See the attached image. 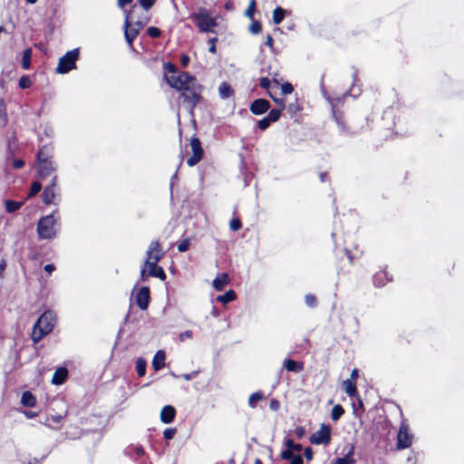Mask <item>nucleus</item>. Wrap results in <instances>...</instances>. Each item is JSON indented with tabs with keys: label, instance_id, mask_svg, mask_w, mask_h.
<instances>
[{
	"label": "nucleus",
	"instance_id": "obj_1",
	"mask_svg": "<svg viewBox=\"0 0 464 464\" xmlns=\"http://www.w3.org/2000/svg\"><path fill=\"white\" fill-rule=\"evenodd\" d=\"M166 81L171 88L182 92L184 101L194 107L199 101L201 86L198 84L194 76L186 72H179L176 75H165Z\"/></svg>",
	"mask_w": 464,
	"mask_h": 464
},
{
	"label": "nucleus",
	"instance_id": "obj_2",
	"mask_svg": "<svg viewBox=\"0 0 464 464\" xmlns=\"http://www.w3.org/2000/svg\"><path fill=\"white\" fill-rule=\"evenodd\" d=\"M56 323V316L52 311L44 312L36 321L32 331V340L34 343L40 342L50 334Z\"/></svg>",
	"mask_w": 464,
	"mask_h": 464
},
{
	"label": "nucleus",
	"instance_id": "obj_3",
	"mask_svg": "<svg viewBox=\"0 0 464 464\" xmlns=\"http://www.w3.org/2000/svg\"><path fill=\"white\" fill-rule=\"evenodd\" d=\"M189 18L196 24L201 33H213L218 26L216 18L205 7L198 8L196 12L189 15Z\"/></svg>",
	"mask_w": 464,
	"mask_h": 464
},
{
	"label": "nucleus",
	"instance_id": "obj_4",
	"mask_svg": "<svg viewBox=\"0 0 464 464\" xmlns=\"http://www.w3.org/2000/svg\"><path fill=\"white\" fill-rule=\"evenodd\" d=\"M59 229L58 218L54 214L40 218L37 224V233L41 239H51L56 237Z\"/></svg>",
	"mask_w": 464,
	"mask_h": 464
},
{
	"label": "nucleus",
	"instance_id": "obj_5",
	"mask_svg": "<svg viewBox=\"0 0 464 464\" xmlns=\"http://www.w3.org/2000/svg\"><path fill=\"white\" fill-rule=\"evenodd\" d=\"M79 57L78 49H73L67 52L63 56L59 59L56 72L64 74L75 69V63Z\"/></svg>",
	"mask_w": 464,
	"mask_h": 464
},
{
	"label": "nucleus",
	"instance_id": "obj_6",
	"mask_svg": "<svg viewBox=\"0 0 464 464\" xmlns=\"http://www.w3.org/2000/svg\"><path fill=\"white\" fill-rule=\"evenodd\" d=\"M310 442L314 445H328L331 442V428L324 423L321 424L318 430L310 437Z\"/></svg>",
	"mask_w": 464,
	"mask_h": 464
},
{
	"label": "nucleus",
	"instance_id": "obj_7",
	"mask_svg": "<svg viewBox=\"0 0 464 464\" xmlns=\"http://www.w3.org/2000/svg\"><path fill=\"white\" fill-rule=\"evenodd\" d=\"M124 27H125V31H124L125 39H126L127 43L129 44V45L131 46L134 39L137 37V35L139 34V32H140L139 26L136 27L133 24V11L131 13H129L126 15Z\"/></svg>",
	"mask_w": 464,
	"mask_h": 464
},
{
	"label": "nucleus",
	"instance_id": "obj_8",
	"mask_svg": "<svg viewBox=\"0 0 464 464\" xmlns=\"http://www.w3.org/2000/svg\"><path fill=\"white\" fill-rule=\"evenodd\" d=\"M412 434L410 432L409 427L405 423H401L397 436V449L403 450L411 447L412 443Z\"/></svg>",
	"mask_w": 464,
	"mask_h": 464
},
{
	"label": "nucleus",
	"instance_id": "obj_9",
	"mask_svg": "<svg viewBox=\"0 0 464 464\" xmlns=\"http://www.w3.org/2000/svg\"><path fill=\"white\" fill-rule=\"evenodd\" d=\"M193 155L187 160V164L190 167L195 166L200 161L203 156V150L201 148L200 140L198 138H193L190 141Z\"/></svg>",
	"mask_w": 464,
	"mask_h": 464
},
{
	"label": "nucleus",
	"instance_id": "obj_10",
	"mask_svg": "<svg viewBox=\"0 0 464 464\" xmlns=\"http://www.w3.org/2000/svg\"><path fill=\"white\" fill-rule=\"evenodd\" d=\"M163 256V251L160 248V246L158 241H152L150 244V246L147 251V258L145 260L146 263H150L152 261L159 262Z\"/></svg>",
	"mask_w": 464,
	"mask_h": 464
},
{
	"label": "nucleus",
	"instance_id": "obj_11",
	"mask_svg": "<svg viewBox=\"0 0 464 464\" xmlns=\"http://www.w3.org/2000/svg\"><path fill=\"white\" fill-rule=\"evenodd\" d=\"M56 182L57 177L54 176L52 179L51 184L47 186L42 195V198L44 204L50 205L53 204L56 195Z\"/></svg>",
	"mask_w": 464,
	"mask_h": 464
},
{
	"label": "nucleus",
	"instance_id": "obj_12",
	"mask_svg": "<svg viewBox=\"0 0 464 464\" xmlns=\"http://www.w3.org/2000/svg\"><path fill=\"white\" fill-rule=\"evenodd\" d=\"M56 170V166L52 160L38 161V176L45 179Z\"/></svg>",
	"mask_w": 464,
	"mask_h": 464
},
{
	"label": "nucleus",
	"instance_id": "obj_13",
	"mask_svg": "<svg viewBox=\"0 0 464 464\" xmlns=\"http://www.w3.org/2000/svg\"><path fill=\"white\" fill-rule=\"evenodd\" d=\"M137 305L141 310H146L150 303V289L147 286H142L136 295Z\"/></svg>",
	"mask_w": 464,
	"mask_h": 464
},
{
	"label": "nucleus",
	"instance_id": "obj_14",
	"mask_svg": "<svg viewBox=\"0 0 464 464\" xmlns=\"http://www.w3.org/2000/svg\"><path fill=\"white\" fill-rule=\"evenodd\" d=\"M270 108L269 102L266 99L255 100L250 105V111L255 115H261Z\"/></svg>",
	"mask_w": 464,
	"mask_h": 464
},
{
	"label": "nucleus",
	"instance_id": "obj_15",
	"mask_svg": "<svg viewBox=\"0 0 464 464\" xmlns=\"http://www.w3.org/2000/svg\"><path fill=\"white\" fill-rule=\"evenodd\" d=\"M346 453L344 457L338 458L334 460V464H354L355 459H353L354 446L353 444H347L344 447Z\"/></svg>",
	"mask_w": 464,
	"mask_h": 464
},
{
	"label": "nucleus",
	"instance_id": "obj_16",
	"mask_svg": "<svg viewBox=\"0 0 464 464\" xmlns=\"http://www.w3.org/2000/svg\"><path fill=\"white\" fill-rule=\"evenodd\" d=\"M176 416V410L171 405L164 406L160 411V420L163 423L169 424L171 423Z\"/></svg>",
	"mask_w": 464,
	"mask_h": 464
},
{
	"label": "nucleus",
	"instance_id": "obj_17",
	"mask_svg": "<svg viewBox=\"0 0 464 464\" xmlns=\"http://www.w3.org/2000/svg\"><path fill=\"white\" fill-rule=\"evenodd\" d=\"M158 262H150V263H146L145 262V266L148 267L149 269V276H153V277H158L161 280H164L166 278V274L163 270V268L161 266H159L157 265Z\"/></svg>",
	"mask_w": 464,
	"mask_h": 464
},
{
	"label": "nucleus",
	"instance_id": "obj_18",
	"mask_svg": "<svg viewBox=\"0 0 464 464\" xmlns=\"http://www.w3.org/2000/svg\"><path fill=\"white\" fill-rule=\"evenodd\" d=\"M68 376V371L64 367L58 368L52 378V383L60 385L63 383Z\"/></svg>",
	"mask_w": 464,
	"mask_h": 464
},
{
	"label": "nucleus",
	"instance_id": "obj_19",
	"mask_svg": "<svg viewBox=\"0 0 464 464\" xmlns=\"http://www.w3.org/2000/svg\"><path fill=\"white\" fill-rule=\"evenodd\" d=\"M166 354L162 350H159L153 357L152 367L155 371L161 370L165 365Z\"/></svg>",
	"mask_w": 464,
	"mask_h": 464
},
{
	"label": "nucleus",
	"instance_id": "obj_20",
	"mask_svg": "<svg viewBox=\"0 0 464 464\" xmlns=\"http://www.w3.org/2000/svg\"><path fill=\"white\" fill-rule=\"evenodd\" d=\"M229 283V276L227 273H223L219 276H218L214 280H213V287L218 290V291H221L224 289V287L228 285Z\"/></svg>",
	"mask_w": 464,
	"mask_h": 464
},
{
	"label": "nucleus",
	"instance_id": "obj_21",
	"mask_svg": "<svg viewBox=\"0 0 464 464\" xmlns=\"http://www.w3.org/2000/svg\"><path fill=\"white\" fill-rule=\"evenodd\" d=\"M284 367L288 372H299L304 369L303 363L295 362L292 359H285L283 362Z\"/></svg>",
	"mask_w": 464,
	"mask_h": 464
},
{
	"label": "nucleus",
	"instance_id": "obj_22",
	"mask_svg": "<svg viewBox=\"0 0 464 464\" xmlns=\"http://www.w3.org/2000/svg\"><path fill=\"white\" fill-rule=\"evenodd\" d=\"M21 403L25 407H33L36 403V398L30 392H24L21 397Z\"/></svg>",
	"mask_w": 464,
	"mask_h": 464
},
{
	"label": "nucleus",
	"instance_id": "obj_23",
	"mask_svg": "<svg viewBox=\"0 0 464 464\" xmlns=\"http://www.w3.org/2000/svg\"><path fill=\"white\" fill-rule=\"evenodd\" d=\"M236 298H237V295H236L235 291L229 290L224 295H218L217 301L220 302L222 304H227L229 302L234 301Z\"/></svg>",
	"mask_w": 464,
	"mask_h": 464
},
{
	"label": "nucleus",
	"instance_id": "obj_24",
	"mask_svg": "<svg viewBox=\"0 0 464 464\" xmlns=\"http://www.w3.org/2000/svg\"><path fill=\"white\" fill-rule=\"evenodd\" d=\"M265 396L263 392H256L252 393L248 398V405L250 408L254 409L256 407L257 402L264 400Z\"/></svg>",
	"mask_w": 464,
	"mask_h": 464
},
{
	"label": "nucleus",
	"instance_id": "obj_25",
	"mask_svg": "<svg viewBox=\"0 0 464 464\" xmlns=\"http://www.w3.org/2000/svg\"><path fill=\"white\" fill-rule=\"evenodd\" d=\"M31 59H32V49L28 48L24 51L22 57V67L24 70H28L31 66Z\"/></svg>",
	"mask_w": 464,
	"mask_h": 464
},
{
	"label": "nucleus",
	"instance_id": "obj_26",
	"mask_svg": "<svg viewBox=\"0 0 464 464\" xmlns=\"http://www.w3.org/2000/svg\"><path fill=\"white\" fill-rule=\"evenodd\" d=\"M343 388L349 396H353L356 393V386L352 380H345L343 382Z\"/></svg>",
	"mask_w": 464,
	"mask_h": 464
},
{
	"label": "nucleus",
	"instance_id": "obj_27",
	"mask_svg": "<svg viewBox=\"0 0 464 464\" xmlns=\"http://www.w3.org/2000/svg\"><path fill=\"white\" fill-rule=\"evenodd\" d=\"M285 11L282 7H276L273 12V22L275 24L282 23L285 17Z\"/></svg>",
	"mask_w": 464,
	"mask_h": 464
},
{
	"label": "nucleus",
	"instance_id": "obj_28",
	"mask_svg": "<svg viewBox=\"0 0 464 464\" xmlns=\"http://www.w3.org/2000/svg\"><path fill=\"white\" fill-rule=\"evenodd\" d=\"M52 152V148L49 146H43L38 152V161L49 160Z\"/></svg>",
	"mask_w": 464,
	"mask_h": 464
},
{
	"label": "nucleus",
	"instance_id": "obj_29",
	"mask_svg": "<svg viewBox=\"0 0 464 464\" xmlns=\"http://www.w3.org/2000/svg\"><path fill=\"white\" fill-rule=\"evenodd\" d=\"M219 95L222 99H227L231 96L232 90L227 82H222L218 88Z\"/></svg>",
	"mask_w": 464,
	"mask_h": 464
},
{
	"label": "nucleus",
	"instance_id": "obj_30",
	"mask_svg": "<svg viewBox=\"0 0 464 464\" xmlns=\"http://www.w3.org/2000/svg\"><path fill=\"white\" fill-rule=\"evenodd\" d=\"M147 362L143 358H138L136 362V371L140 377H142L146 373Z\"/></svg>",
	"mask_w": 464,
	"mask_h": 464
},
{
	"label": "nucleus",
	"instance_id": "obj_31",
	"mask_svg": "<svg viewBox=\"0 0 464 464\" xmlns=\"http://www.w3.org/2000/svg\"><path fill=\"white\" fill-rule=\"evenodd\" d=\"M343 413H344L343 408L340 404H337V405L334 406V408L332 409L331 419L334 421H337L343 415Z\"/></svg>",
	"mask_w": 464,
	"mask_h": 464
},
{
	"label": "nucleus",
	"instance_id": "obj_32",
	"mask_svg": "<svg viewBox=\"0 0 464 464\" xmlns=\"http://www.w3.org/2000/svg\"><path fill=\"white\" fill-rule=\"evenodd\" d=\"M22 206V203L21 202H16V201H13V200H6L5 201V209L7 212H14L16 211L17 209H19Z\"/></svg>",
	"mask_w": 464,
	"mask_h": 464
},
{
	"label": "nucleus",
	"instance_id": "obj_33",
	"mask_svg": "<svg viewBox=\"0 0 464 464\" xmlns=\"http://www.w3.org/2000/svg\"><path fill=\"white\" fill-rule=\"evenodd\" d=\"M285 445L286 448L292 450V451L300 452L302 450V445L295 444L291 439L286 440Z\"/></svg>",
	"mask_w": 464,
	"mask_h": 464
},
{
	"label": "nucleus",
	"instance_id": "obj_34",
	"mask_svg": "<svg viewBox=\"0 0 464 464\" xmlns=\"http://www.w3.org/2000/svg\"><path fill=\"white\" fill-rule=\"evenodd\" d=\"M281 115V110H271L266 116L271 122H276L278 121Z\"/></svg>",
	"mask_w": 464,
	"mask_h": 464
},
{
	"label": "nucleus",
	"instance_id": "obj_35",
	"mask_svg": "<svg viewBox=\"0 0 464 464\" xmlns=\"http://www.w3.org/2000/svg\"><path fill=\"white\" fill-rule=\"evenodd\" d=\"M164 69H165V72H166L165 75L166 74H168V75H176L178 73L175 65H173L170 63H165L164 64Z\"/></svg>",
	"mask_w": 464,
	"mask_h": 464
},
{
	"label": "nucleus",
	"instance_id": "obj_36",
	"mask_svg": "<svg viewBox=\"0 0 464 464\" xmlns=\"http://www.w3.org/2000/svg\"><path fill=\"white\" fill-rule=\"evenodd\" d=\"M272 122L269 121L267 117H265L257 121V126L260 130H266Z\"/></svg>",
	"mask_w": 464,
	"mask_h": 464
},
{
	"label": "nucleus",
	"instance_id": "obj_37",
	"mask_svg": "<svg viewBox=\"0 0 464 464\" xmlns=\"http://www.w3.org/2000/svg\"><path fill=\"white\" fill-rule=\"evenodd\" d=\"M189 246L190 240L189 238H186L178 245V250L179 252H186L189 248Z\"/></svg>",
	"mask_w": 464,
	"mask_h": 464
},
{
	"label": "nucleus",
	"instance_id": "obj_38",
	"mask_svg": "<svg viewBox=\"0 0 464 464\" xmlns=\"http://www.w3.org/2000/svg\"><path fill=\"white\" fill-rule=\"evenodd\" d=\"M261 24L257 21H254L249 26V31L254 34H259L261 32Z\"/></svg>",
	"mask_w": 464,
	"mask_h": 464
},
{
	"label": "nucleus",
	"instance_id": "obj_39",
	"mask_svg": "<svg viewBox=\"0 0 464 464\" xmlns=\"http://www.w3.org/2000/svg\"><path fill=\"white\" fill-rule=\"evenodd\" d=\"M41 188H42L41 183H39L37 181L34 182L31 186L29 197H33V196L36 195L38 192H40Z\"/></svg>",
	"mask_w": 464,
	"mask_h": 464
},
{
	"label": "nucleus",
	"instance_id": "obj_40",
	"mask_svg": "<svg viewBox=\"0 0 464 464\" xmlns=\"http://www.w3.org/2000/svg\"><path fill=\"white\" fill-rule=\"evenodd\" d=\"M256 10V1L251 0L247 9L245 12L246 16L252 18Z\"/></svg>",
	"mask_w": 464,
	"mask_h": 464
},
{
	"label": "nucleus",
	"instance_id": "obj_41",
	"mask_svg": "<svg viewBox=\"0 0 464 464\" xmlns=\"http://www.w3.org/2000/svg\"><path fill=\"white\" fill-rule=\"evenodd\" d=\"M304 300H305V304L309 306V307H315L316 306V297L313 295H306L305 297H304Z\"/></svg>",
	"mask_w": 464,
	"mask_h": 464
},
{
	"label": "nucleus",
	"instance_id": "obj_42",
	"mask_svg": "<svg viewBox=\"0 0 464 464\" xmlns=\"http://www.w3.org/2000/svg\"><path fill=\"white\" fill-rule=\"evenodd\" d=\"M160 30L157 27L150 26L148 28V34L152 38H157L160 35Z\"/></svg>",
	"mask_w": 464,
	"mask_h": 464
},
{
	"label": "nucleus",
	"instance_id": "obj_43",
	"mask_svg": "<svg viewBox=\"0 0 464 464\" xmlns=\"http://www.w3.org/2000/svg\"><path fill=\"white\" fill-rule=\"evenodd\" d=\"M230 229L233 230V231H237L238 229L241 228L242 227V224H241V221L237 218H234L230 221Z\"/></svg>",
	"mask_w": 464,
	"mask_h": 464
},
{
	"label": "nucleus",
	"instance_id": "obj_44",
	"mask_svg": "<svg viewBox=\"0 0 464 464\" xmlns=\"http://www.w3.org/2000/svg\"><path fill=\"white\" fill-rule=\"evenodd\" d=\"M281 91L283 94H290L294 91L293 85L289 82L282 84Z\"/></svg>",
	"mask_w": 464,
	"mask_h": 464
},
{
	"label": "nucleus",
	"instance_id": "obj_45",
	"mask_svg": "<svg viewBox=\"0 0 464 464\" xmlns=\"http://www.w3.org/2000/svg\"><path fill=\"white\" fill-rule=\"evenodd\" d=\"M296 455H294V451H292V450L290 449H286L285 450H284L282 453H281V458L283 459H292L293 457H295Z\"/></svg>",
	"mask_w": 464,
	"mask_h": 464
},
{
	"label": "nucleus",
	"instance_id": "obj_46",
	"mask_svg": "<svg viewBox=\"0 0 464 464\" xmlns=\"http://www.w3.org/2000/svg\"><path fill=\"white\" fill-rule=\"evenodd\" d=\"M31 84V82L29 80L28 77L26 76H23L20 80H19V86L20 88L22 89H26L30 86Z\"/></svg>",
	"mask_w": 464,
	"mask_h": 464
},
{
	"label": "nucleus",
	"instance_id": "obj_47",
	"mask_svg": "<svg viewBox=\"0 0 464 464\" xmlns=\"http://www.w3.org/2000/svg\"><path fill=\"white\" fill-rule=\"evenodd\" d=\"M306 431L305 429L302 426H298L294 430V434L298 438L301 439L305 435Z\"/></svg>",
	"mask_w": 464,
	"mask_h": 464
},
{
	"label": "nucleus",
	"instance_id": "obj_48",
	"mask_svg": "<svg viewBox=\"0 0 464 464\" xmlns=\"http://www.w3.org/2000/svg\"><path fill=\"white\" fill-rule=\"evenodd\" d=\"M140 5L146 10L150 9L155 3V0H139Z\"/></svg>",
	"mask_w": 464,
	"mask_h": 464
},
{
	"label": "nucleus",
	"instance_id": "obj_49",
	"mask_svg": "<svg viewBox=\"0 0 464 464\" xmlns=\"http://www.w3.org/2000/svg\"><path fill=\"white\" fill-rule=\"evenodd\" d=\"M175 433H176L175 429H166L163 432V436L166 440H171V439H173Z\"/></svg>",
	"mask_w": 464,
	"mask_h": 464
},
{
	"label": "nucleus",
	"instance_id": "obj_50",
	"mask_svg": "<svg viewBox=\"0 0 464 464\" xmlns=\"http://www.w3.org/2000/svg\"><path fill=\"white\" fill-rule=\"evenodd\" d=\"M193 336V334L191 331L188 330V331H185V332H182L179 334V340L181 342L185 341L186 339H191Z\"/></svg>",
	"mask_w": 464,
	"mask_h": 464
},
{
	"label": "nucleus",
	"instance_id": "obj_51",
	"mask_svg": "<svg viewBox=\"0 0 464 464\" xmlns=\"http://www.w3.org/2000/svg\"><path fill=\"white\" fill-rule=\"evenodd\" d=\"M198 371H194V372H190V373H185V374H183V375H182V378H183L184 380H186V381H190V380H192V379L196 378V377L198 376Z\"/></svg>",
	"mask_w": 464,
	"mask_h": 464
},
{
	"label": "nucleus",
	"instance_id": "obj_52",
	"mask_svg": "<svg viewBox=\"0 0 464 464\" xmlns=\"http://www.w3.org/2000/svg\"><path fill=\"white\" fill-rule=\"evenodd\" d=\"M216 42H217V38H211L208 41V44H209L208 51L212 53H216Z\"/></svg>",
	"mask_w": 464,
	"mask_h": 464
},
{
	"label": "nucleus",
	"instance_id": "obj_53",
	"mask_svg": "<svg viewBox=\"0 0 464 464\" xmlns=\"http://www.w3.org/2000/svg\"><path fill=\"white\" fill-rule=\"evenodd\" d=\"M270 85V80L268 78H261L260 80V86L264 89H268Z\"/></svg>",
	"mask_w": 464,
	"mask_h": 464
},
{
	"label": "nucleus",
	"instance_id": "obj_54",
	"mask_svg": "<svg viewBox=\"0 0 464 464\" xmlns=\"http://www.w3.org/2000/svg\"><path fill=\"white\" fill-rule=\"evenodd\" d=\"M270 97L280 107V110H283L285 108V100L284 99L275 98V97L272 96V94H270Z\"/></svg>",
	"mask_w": 464,
	"mask_h": 464
},
{
	"label": "nucleus",
	"instance_id": "obj_55",
	"mask_svg": "<svg viewBox=\"0 0 464 464\" xmlns=\"http://www.w3.org/2000/svg\"><path fill=\"white\" fill-rule=\"evenodd\" d=\"M189 60L190 59H189L188 55L183 54L180 58V63H181L182 66L187 67L189 63Z\"/></svg>",
	"mask_w": 464,
	"mask_h": 464
},
{
	"label": "nucleus",
	"instance_id": "obj_56",
	"mask_svg": "<svg viewBox=\"0 0 464 464\" xmlns=\"http://www.w3.org/2000/svg\"><path fill=\"white\" fill-rule=\"evenodd\" d=\"M304 457H305V459H306L307 460H311V459H313V450H312V449H311V448H306V449L304 450Z\"/></svg>",
	"mask_w": 464,
	"mask_h": 464
},
{
	"label": "nucleus",
	"instance_id": "obj_57",
	"mask_svg": "<svg viewBox=\"0 0 464 464\" xmlns=\"http://www.w3.org/2000/svg\"><path fill=\"white\" fill-rule=\"evenodd\" d=\"M291 464H303V459L301 455H296L295 457H293L291 459Z\"/></svg>",
	"mask_w": 464,
	"mask_h": 464
},
{
	"label": "nucleus",
	"instance_id": "obj_58",
	"mask_svg": "<svg viewBox=\"0 0 464 464\" xmlns=\"http://www.w3.org/2000/svg\"><path fill=\"white\" fill-rule=\"evenodd\" d=\"M279 406H280V404H279L278 401H276V400H272V401H270V409H271L272 411H277V410L279 409Z\"/></svg>",
	"mask_w": 464,
	"mask_h": 464
},
{
	"label": "nucleus",
	"instance_id": "obj_59",
	"mask_svg": "<svg viewBox=\"0 0 464 464\" xmlns=\"http://www.w3.org/2000/svg\"><path fill=\"white\" fill-rule=\"evenodd\" d=\"M134 452L138 456H142L145 453L144 449L140 445L134 447Z\"/></svg>",
	"mask_w": 464,
	"mask_h": 464
},
{
	"label": "nucleus",
	"instance_id": "obj_60",
	"mask_svg": "<svg viewBox=\"0 0 464 464\" xmlns=\"http://www.w3.org/2000/svg\"><path fill=\"white\" fill-rule=\"evenodd\" d=\"M44 269L48 274H51L52 272H53L55 270V266L53 264H48V265L44 266Z\"/></svg>",
	"mask_w": 464,
	"mask_h": 464
},
{
	"label": "nucleus",
	"instance_id": "obj_61",
	"mask_svg": "<svg viewBox=\"0 0 464 464\" xmlns=\"http://www.w3.org/2000/svg\"><path fill=\"white\" fill-rule=\"evenodd\" d=\"M24 161H23V160H14V163H13V165H14V167L15 169H20V168H22V167L24 166Z\"/></svg>",
	"mask_w": 464,
	"mask_h": 464
},
{
	"label": "nucleus",
	"instance_id": "obj_62",
	"mask_svg": "<svg viewBox=\"0 0 464 464\" xmlns=\"http://www.w3.org/2000/svg\"><path fill=\"white\" fill-rule=\"evenodd\" d=\"M266 45H267L269 48H271V49L273 48L274 40H273V38H272V36H271V35H267V36H266Z\"/></svg>",
	"mask_w": 464,
	"mask_h": 464
},
{
	"label": "nucleus",
	"instance_id": "obj_63",
	"mask_svg": "<svg viewBox=\"0 0 464 464\" xmlns=\"http://www.w3.org/2000/svg\"><path fill=\"white\" fill-rule=\"evenodd\" d=\"M132 0H118V5L120 7H123L124 5L130 4Z\"/></svg>",
	"mask_w": 464,
	"mask_h": 464
},
{
	"label": "nucleus",
	"instance_id": "obj_64",
	"mask_svg": "<svg viewBox=\"0 0 464 464\" xmlns=\"http://www.w3.org/2000/svg\"><path fill=\"white\" fill-rule=\"evenodd\" d=\"M149 276V272H146L145 268H142L140 271V277L142 280H146V278Z\"/></svg>",
	"mask_w": 464,
	"mask_h": 464
}]
</instances>
